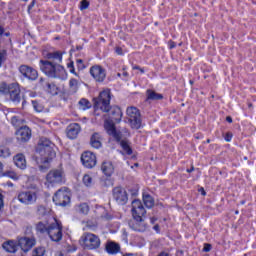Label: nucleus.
<instances>
[{
  "mask_svg": "<svg viewBox=\"0 0 256 256\" xmlns=\"http://www.w3.org/2000/svg\"><path fill=\"white\" fill-rule=\"evenodd\" d=\"M133 69L140 71V73H142V74L145 73V69L141 68L139 65L133 66Z\"/></svg>",
  "mask_w": 256,
  "mask_h": 256,
  "instance_id": "864d4df0",
  "label": "nucleus"
},
{
  "mask_svg": "<svg viewBox=\"0 0 256 256\" xmlns=\"http://www.w3.org/2000/svg\"><path fill=\"white\" fill-rule=\"evenodd\" d=\"M67 67L70 73H73V75H77V72H75V64L73 62L68 63Z\"/></svg>",
  "mask_w": 256,
  "mask_h": 256,
  "instance_id": "a18cd8bd",
  "label": "nucleus"
},
{
  "mask_svg": "<svg viewBox=\"0 0 256 256\" xmlns=\"http://www.w3.org/2000/svg\"><path fill=\"white\" fill-rule=\"evenodd\" d=\"M158 256H169V253H167V252H161Z\"/></svg>",
  "mask_w": 256,
  "mask_h": 256,
  "instance_id": "0e129e2a",
  "label": "nucleus"
},
{
  "mask_svg": "<svg viewBox=\"0 0 256 256\" xmlns=\"http://www.w3.org/2000/svg\"><path fill=\"white\" fill-rule=\"evenodd\" d=\"M122 75H123V77H129V73L126 72V71H124V72L122 73Z\"/></svg>",
  "mask_w": 256,
  "mask_h": 256,
  "instance_id": "338daca9",
  "label": "nucleus"
},
{
  "mask_svg": "<svg viewBox=\"0 0 256 256\" xmlns=\"http://www.w3.org/2000/svg\"><path fill=\"white\" fill-rule=\"evenodd\" d=\"M4 250L7 253H17V249H19V243L15 240H8L2 244Z\"/></svg>",
  "mask_w": 256,
  "mask_h": 256,
  "instance_id": "5701e85b",
  "label": "nucleus"
},
{
  "mask_svg": "<svg viewBox=\"0 0 256 256\" xmlns=\"http://www.w3.org/2000/svg\"><path fill=\"white\" fill-rule=\"evenodd\" d=\"M15 135L18 143H27L31 139V129L27 126H22L15 132Z\"/></svg>",
  "mask_w": 256,
  "mask_h": 256,
  "instance_id": "dca6fc26",
  "label": "nucleus"
},
{
  "mask_svg": "<svg viewBox=\"0 0 256 256\" xmlns=\"http://www.w3.org/2000/svg\"><path fill=\"white\" fill-rule=\"evenodd\" d=\"M108 113L110 121L114 123H121V119H123V112L119 106H111Z\"/></svg>",
  "mask_w": 256,
  "mask_h": 256,
  "instance_id": "aec40b11",
  "label": "nucleus"
},
{
  "mask_svg": "<svg viewBox=\"0 0 256 256\" xmlns=\"http://www.w3.org/2000/svg\"><path fill=\"white\" fill-rule=\"evenodd\" d=\"M45 59L49 60H40V70L42 73H45L47 77L51 79H63L65 77V67L59 63H63V52H47L44 54Z\"/></svg>",
  "mask_w": 256,
  "mask_h": 256,
  "instance_id": "f257e3e1",
  "label": "nucleus"
},
{
  "mask_svg": "<svg viewBox=\"0 0 256 256\" xmlns=\"http://www.w3.org/2000/svg\"><path fill=\"white\" fill-rule=\"evenodd\" d=\"M18 201L24 205H34L37 203V192L23 191L18 194Z\"/></svg>",
  "mask_w": 256,
  "mask_h": 256,
  "instance_id": "ddd939ff",
  "label": "nucleus"
},
{
  "mask_svg": "<svg viewBox=\"0 0 256 256\" xmlns=\"http://www.w3.org/2000/svg\"><path fill=\"white\" fill-rule=\"evenodd\" d=\"M81 162L86 169H93L97 165V156L91 151L83 152Z\"/></svg>",
  "mask_w": 256,
  "mask_h": 256,
  "instance_id": "4468645a",
  "label": "nucleus"
},
{
  "mask_svg": "<svg viewBox=\"0 0 256 256\" xmlns=\"http://www.w3.org/2000/svg\"><path fill=\"white\" fill-rule=\"evenodd\" d=\"M54 89H55V84H50L48 93H50V91H53Z\"/></svg>",
  "mask_w": 256,
  "mask_h": 256,
  "instance_id": "680f3d73",
  "label": "nucleus"
},
{
  "mask_svg": "<svg viewBox=\"0 0 256 256\" xmlns=\"http://www.w3.org/2000/svg\"><path fill=\"white\" fill-rule=\"evenodd\" d=\"M89 73L96 83H105L107 79V70L99 64L91 66Z\"/></svg>",
  "mask_w": 256,
  "mask_h": 256,
  "instance_id": "9d476101",
  "label": "nucleus"
},
{
  "mask_svg": "<svg viewBox=\"0 0 256 256\" xmlns=\"http://www.w3.org/2000/svg\"><path fill=\"white\" fill-rule=\"evenodd\" d=\"M36 215L37 217H45L47 215V208L43 205H38L36 208Z\"/></svg>",
  "mask_w": 256,
  "mask_h": 256,
  "instance_id": "473e14b6",
  "label": "nucleus"
},
{
  "mask_svg": "<svg viewBox=\"0 0 256 256\" xmlns=\"http://www.w3.org/2000/svg\"><path fill=\"white\" fill-rule=\"evenodd\" d=\"M126 113L132 129H141V112H139V109L137 107H129Z\"/></svg>",
  "mask_w": 256,
  "mask_h": 256,
  "instance_id": "9b49d317",
  "label": "nucleus"
},
{
  "mask_svg": "<svg viewBox=\"0 0 256 256\" xmlns=\"http://www.w3.org/2000/svg\"><path fill=\"white\" fill-rule=\"evenodd\" d=\"M193 171H195V167H191L190 169H187V173H193Z\"/></svg>",
  "mask_w": 256,
  "mask_h": 256,
  "instance_id": "e2e57ef3",
  "label": "nucleus"
},
{
  "mask_svg": "<svg viewBox=\"0 0 256 256\" xmlns=\"http://www.w3.org/2000/svg\"><path fill=\"white\" fill-rule=\"evenodd\" d=\"M77 91H79V81L75 78H71L69 80V92L72 95H75V93H77Z\"/></svg>",
  "mask_w": 256,
  "mask_h": 256,
  "instance_id": "cd10ccee",
  "label": "nucleus"
},
{
  "mask_svg": "<svg viewBox=\"0 0 256 256\" xmlns=\"http://www.w3.org/2000/svg\"><path fill=\"white\" fill-rule=\"evenodd\" d=\"M0 157L7 159V157H11V150L5 146H0Z\"/></svg>",
  "mask_w": 256,
  "mask_h": 256,
  "instance_id": "72a5a7b5",
  "label": "nucleus"
},
{
  "mask_svg": "<svg viewBox=\"0 0 256 256\" xmlns=\"http://www.w3.org/2000/svg\"><path fill=\"white\" fill-rule=\"evenodd\" d=\"M224 139L227 143H230L231 139H233V133L227 132L224 136Z\"/></svg>",
  "mask_w": 256,
  "mask_h": 256,
  "instance_id": "49530a36",
  "label": "nucleus"
},
{
  "mask_svg": "<svg viewBox=\"0 0 256 256\" xmlns=\"http://www.w3.org/2000/svg\"><path fill=\"white\" fill-rule=\"evenodd\" d=\"M11 91V84L7 85V83L2 82L0 84V93H2V95H7L8 93H10Z\"/></svg>",
  "mask_w": 256,
  "mask_h": 256,
  "instance_id": "c9c22d12",
  "label": "nucleus"
},
{
  "mask_svg": "<svg viewBox=\"0 0 256 256\" xmlns=\"http://www.w3.org/2000/svg\"><path fill=\"white\" fill-rule=\"evenodd\" d=\"M76 65L79 71H83V69H85V64L83 63V59H77Z\"/></svg>",
  "mask_w": 256,
  "mask_h": 256,
  "instance_id": "c03bdc74",
  "label": "nucleus"
},
{
  "mask_svg": "<svg viewBox=\"0 0 256 256\" xmlns=\"http://www.w3.org/2000/svg\"><path fill=\"white\" fill-rule=\"evenodd\" d=\"M46 181L50 185H63L65 183V171L62 168H55L48 172Z\"/></svg>",
  "mask_w": 256,
  "mask_h": 256,
  "instance_id": "6e6552de",
  "label": "nucleus"
},
{
  "mask_svg": "<svg viewBox=\"0 0 256 256\" xmlns=\"http://www.w3.org/2000/svg\"><path fill=\"white\" fill-rule=\"evenodd\" d=\"M156 221H157V218H155V217L150 218V222L152 225H155Z\"/></svg>",
  "mask_w": 256,
  "mask_h": 256,
  "instance_id": "052dcab7",
  "label": "nucleus"
},
{
  "mask_svg": "<svg viewBox=\"0 0 256 256\" xmlns=\"http://www.w3.org/2000/svg\"><path fill=\"white\" fill-rule=\"evenodd\" d=\"M44 255H45V247L43 246L36 247L32 251V256H44Z\"/></svg>",
  "mask_w": 256,
  "mask_h": 256,
  "instance_id": "e433bc0d",
  "label": "nucleus"
},
{
  "mask_svg": "<svg viewBox=\"0 0 256 256\" xmlns=\"http://www.w3.org/2000/svg\"><path fill=\"white\" fill-rule=\"evenodd\" d=\"M104 251H106L108 255H117V253H121V244L112 240H108L105 243Z\"/></svg>",
  "mask_w": 256,
  "mask_h": 256,
  "instance_id": "6ab92c4d",
  "label": "nucleus"
},
{
  "mask_svg": "<svg viewBox=\"0 0 256 256\" xmlns=\"http://www.w3.org/2000/svg\"><path fill=\"white\" fill-rule=\"evenodd\" d=\"M147 101H161L163 99V94L155 92V90L148 89L146 91Z\"/></svg>",
  "mask_w": 256,
  "mask_h": 256,
  "instance_id": "a878e982",
  "label": "nucleus"
},
{
  "mask_svg": "<svg viewBox=\"0 0 256 256\" xmlns=\"http://www.w3.org/2000/svg\"><path fill=\"white\" fill-rule=\"evenodd\" d=\"M78 105L82 111H87V109H91V102L89 100L82 98L79 102Z\"/></svg>",
  "mask_w": 256,
  "mask_h": 256,
  "instance_id": "2f4dec72",
  "label": "nucleus"
},
{
  "mask_svg": "<svg viewBox=\"0 0 256 256\" xmlns=\"http://www.w3.org/2000/svg\"><path fill=\"white\" fill-rule=\"evenodd\" d=\"M227 123H233V118L231 116L226 117Z\"/></svg>",
  "mask_w": 256,
  "mask_h": 256,
  "instance_id": "bf43d9fd",
  "label": "nucleus"
},
{
  "mask_svg": "<svg viewBox=\"0 0 256 256\" xmlns=\"http://www.w3.org/2000/svg\"><path fill=\"white\" fill-rule=\"evenodd\" d=\"M47 235L51 241L59 243L63 239V224H61V221L54 219V222L48 225Z\"/></svg>",
  "mask_w": 256,
  "mask_h": 256,
  "instance_id": "423d86ee",
  "label": "nucleus"
},
{
  "mask_svg": "<svg viewBox=\"0 0 256 256\" xmlns=\"http://www.w3.org/2000/svg\"><path fill=\"white\" fill-rule=\"evenodd\" d=\"M2 177H9L10 179H17V173L13 171H7L2 174Z\"/></svg>",
  "mask_w": 256,
  "mask_h": 256,
  "instance_id": "37998d69",
  "label": "nucleus"
},
{
  "mask_svg": "<svg viewBox=\"0 0 256 256\" xmlns=\"http://www.w3.org/2000/svg\"><path fill=\"white\" fill-rule=\"evenodd\" d=\"M154 230H155V231H159V224H156V225L154 226Z\"/></svg>",
  "mask_w": 256,
  "mask_h": 256,
  "instance_id": "774afa93",
  "label": "nucleus"
},
{
  "mask_svg": "<svg viewBox=\"0 0 256 256\" xmlns=\"http://www.w3.org/2000/svg\"><path fill=\"white\" fill-rule=\"evenodd\" d=\"M94 101V115H99V111L102 113H109L111 107V91L109 89L103 90L99 93V96L93 99Z\"/></svg>",
  "mask_w": 256,
  "mask_h": 256,
  "instance_id": "20e7f679",
  "label": "nucleus"
},
{
  "mask_svg": "<svg viewBox=\"0 0 256 256\" xmlns=\"http://www.w3.org/2000/svg\"><path fill=\"white\" fill-rule=\"evenodd\" d=\"M8 94L12 103L15 105H19L21 103V89L19 88V84H10V92H8Z\"/></svg>",
  "mask_w": 256,
  "mask_h": 256,
  "instance_id": "f3484780",
  "label": "nucleus"
},
{
  "mask_svg": "<svg viewBox=\"0 0 256 256\" xmlns=\"http://www.w3.org/2000/svg\"><path fill=\"white\" fill-rule=\"evenodd\" d=\"M90 145L94 149H101V135L99 133L92 134L90 138Z\"/></svg>",
  "mask_w": 256,
  "mask_h": 256,
  "instance_id": "393cba45",
  "label": "nucleus"
},
{
  "mask_svg": "<svg viewBox=\"0 0 256 256\" xmlns=\"http://www.w3.org/2000/svg\"><path fill=\"white\" fill-rule=\"evenodd\" d=\"M52 200L58 207H67L71 203V193L68 192L67 187H62L57 190Z\"/></svg>",
  "mask_w": 256,
  "mask_h": 256,
  "instance_id": "0eeeda50",
  "label": "nucleus"
},
{
  "mask_svg": "<svg viewBox=\"0 0 256 256\" xmlns=\"http://www.w3.org/2000/svg\"><path fill=\"white\" fill-rule=\"evenodd\" d=\"M113 199L116 200L118 205H126L127 201H129V197L127 196V191L123 187H115L112 190Z\"/></svg>",
  "mask_w": 256,
  "mask_h": 256,
  "instance_id": "2eb2a0df",
  "label": "nucleus"
},
{
  "mask_svg": "<svg viewBox=\"0 0 256 256\" xmlns=\"http://www.w3.org/2000/svg\"><path fill=\"white\" fill-rule=\"evenodd\" d=\"M36 151L42 156L44 163V165L39 166V169L40 171L45 172L49 169V161L55 159L56 156L55 150L53 149V143L47 138H41Z\"/></svg>",
  "mask_w": 256,
  "mask_h": 256,
  "instance_id": "7ed1b4c3",
  "label": "nucleus"
},
{
  "mask_svg": "<svg viewBox=\"0 0 256 256\" xmlns=\"http://www.w3.org/2000/svg\"><path fill=\"white\" fill-rule=\"evenodd\" d=\"M115 53H117V55H123V48H121V47H116V48H115Z\"/></svg>",
  "mask_w": 256,
  "mask_h": 256,
  "instance_id": "5fc2aeb1",
  "label": "nucleus"
},
{
  "mask_svg": "<svg viewBox=\"0 0 256 256\" xmlns=\"http://www.w3.org/2000/svg\"><path fill=\"white\" fill-rule=\"evenodd\" d=\"M13 163L18 168L24 171L27 169V159L25 158V154L18 153L13 157Z\"/></svg>",
  "mask_w": 256,
  "mask_h": 256,
  "instance_id": "4be33fe9",
  "label": "nucleus"
},
{
  "mask_svg": "<svg viewBox=\"0 0 256 256\" xmlns=\"http://www.w3.org/2000/svg\"><path fill=\"white\" fill-rule=\"evenodd\" d=\"M168 45L169 49H175V47H177V43L173 42L172 40L168 42Z\"/></svg>",
  "mask_w": 256,
  "mask_h": 256,
  "instance_id": "3c124183",
  "label": "nucleus"
},
{
  "mask_svg": "<svg viewBox=\"0 0 256 256\" xmlns=\"http://www.w3.org/2000/svg\"><path fill=\"white\" fill-rule=\"evenodd\" d=\"M120 145L123 151H125L126 155H133V149L131 148L127 140L120 141Z\"/></svg>",
  "mask_w": 256,
  "mask_h": 256,
  "instance_id": "7c9ffc66",
  "label": "nucleus"
},
{
  "mask_svg": "<svg viewBox=\"0 0 256 256\" xmlns=\"http://www.w3.org/2000/svg\"><path fill=\"white\" fill-rule=\"evenodd\" d=\"M83 183L86 187H91L93 185V178L89 174L83 176Z\"/></svg>",
  "mask_w": 256,
  "mask_h": 256,
  "instance_id": "ea45409f",
  "label": "nucleus"
},
{
  "mask_svg": "<svg viewBox=\"0 0 256 256\" xmlns=\"http://www.w3.org/2000/svg\"><path fill=\"white\" fill-rule=\"evenodd\" d=\"M4 61H7V50L0 51V67H3Z\"/></svg>",
  "mask_w": 256,
  "mask_h": 256,
  "instance_id": "a19ab883",
  "label": "nucleus"
},
{
  "mask_svg": "<svg viewBox=\"0 0 256 256\" xmlns=\"http://www.w3.org/2000/svg\"><path fill=\"white\" fill-rule=\"evenodd\" d=\"M37 245V239L35 236H24V237H18V247H20L22 251V256L27 255L29 251L33 249Z\"/></svg>",
  "mask_w": 256,
  "mask_h": 256,
  "instance_id": "1a4fd4ad",
  "label": "nucleus"
},
{
  "mask_svg": "<svg viewBox=\"0 0 256 256\" xmlns=\"http://www.w3.org/2000/svg\"><path fill=\"white\" fill-rule=\"evenodd\" d=\"M31 103H32V107H33L34 111H36V113H41L43 111V109H44L43 104H41L39 101L32 100Z\"/></svg>",
  "mask_w": 256,
  "mask_h": 256,
  "instance_id": "f704fd0d",
  "label": "nucleus"
},
{
  "mask_svg": "<svg viewBox=\"0 0 256 256\" xmlns=\"http://www.w3.org/2000/svg\"><path fill=\"white\" fill-rule=\"evenodd\" d=\"M79 9H80V11H85V9H89V1L88 0H82L80 2Z\"/></svg>",
  "mask_w": 256,
  "mask_h": 256,
  "instance_id": "79ce46f5",
  "label": "nucleus"
},
{
  "mask_svg": "<svg viewBox=\"0 0 256 256\" xmlns=\"http://www.w3.org/2000/svg\"><path fill=\"white\" fill-rule=\"evenodd\" d=\"M3 33H5V28L0 26V37H3Z\"/></svg>",
  "mask_w": 256,
  "mask_h": 256,
  "instance_id": "13d9d810",
  "label": "nucleus"
},
{
  "mask_svg": "<svg viewBox=\"0 0 256 256\" xmlns=\"http://www.w3.org/2000/svg\"><path fill=\"white\" fill-rule=\"evenodd\" d=\"M3 35H4V37H10L11 33L10 32H4Z\"/></svg>",
  "mask_w": 256,
  "mask_h": 256,
  "instance_id": "69168bd1",
  "label": "nucleus"
},
{
  "mask_svg": "<svg viewBox=\"0 0 256 256\" xmlns=\"http://www.w3.org/2000/svg\"><path fill=\"white\" fill-rule=\"evenodd\" d=\"M19 73L22 74L24 79H28V81H37L39 77V72L35 68L25 64L19 67Z\"/></svg>",
  "mask_w": 256,
  "mask_h": 256,
  "instance_id": "f8f14e48",
  "label": "nucleus"
},
{
  "mask_svg": "<svg viewBox=\"0 0 256 256\" xmlns=\"http://www.w3.org/2000/svg\"><path fill=\"white\" fill-rule=\"evenodd\" d=\"M132 220H129L128 225L132 231H138L143 233L147 229V224L145 223V215H147V210L143 206V203L139 199L132 201Z\"/></svg>",
  "mask_w": 256,
  "mask_h": 256,
  "instance_id": "f03ea898",
  "label": "nucleus"
},
{
  "mask_svg": "<svg viewBox=\"0 0 256 256\" xmlns=\"http://www.w3.org/2000/svg\"><path fill=\"white\" fill-rule=\"evenodd\" d=\"M35 3H37V1L32 0V2L28 5V13H31V9L35 7Z\"/></svg>",
  "mask_w": 256,
  "mask_h": 256,
  "instance_id": "09e8293b",
  "label": "nucleus"
},
{
  "mask_svg": "<svg viewBox=\"0 0 256 256\" xmlns=\"http://www.w3.org/2000/svg\"><path fill=\"white\" fill-rule=\"evenodd\" d=\"M199 191L201 192V195L204 197L207 195V192H205V188H200Z\"/></svg>",
  "mask_w": 256,
  "mask_h": 256,
  "instance_id": "4d7b16f0",
  "label": "nucleus"
},
{
  "mask_svg": "<svg viewBox=\"0 0 256 256\" xmlns=\"http://www.w3.org/2000/svg\"><path fill=\"white\" fill-rule=\"evenodd\" d=\"M78 211L82 213V215H87V213H89V205H87V203L78 205Z\"/></svg>",
  "mask_w": 256,
  "mask_h": 256,
  "instance_id": "58836bf2",
  "label": "nucleus"
},
{
  "mask_svg": "<svg viewBox=\"0 0 256 256\" xmlns=\"http://www.w3.org/2000/svg\"><path fill=\"white\" fill-rule=\"evenodd\" d=\"M104 129L106 130V132L108 133V135H112V137H114V139L119 143V141H121V132L117 131V129L115 128V123L113 121H106L104 123Z\"/></svg>",
  "mask_w": 256,
  "mask_h": 256,
  "instance_id": "a211bd4d",
  "label": "nucleus"
},
{
  "mask_svg": "<svg viewBox=\"0 0 256 256\" xmlns=\"http://www.w3.org/2000/svg\"><path fill=\"white\" fill-rule=\"evenodd\" d=\"M36 232L40 235H45V233H48L49 226L45 225L43 222H38L35 226Z\"/></svg>",
  "mask_w": 256,
  "mask_h": 256,
  "instance_id": "c85d7f7f",
  "label": "nucleus"
},
{
  "mask_svg": "<svg viewBox=\"0 0 256 256\" xmlns=\"http://www.w3.org/2000/svg\"><path fill=\"white\" fill-rule=\"evenodd\" d=\"M143 201H144V205H145V207H147V209H153V207L155 206V199H153L152 195L144 194Z\"/></svg>",
  "mask_w": 256,
  "mask_h": 256,
  "instance_id": "bb28decb",
  "label": "nucleus"
},
{
  "mask_svg": "<svg viewBox=\"0 0 256 256\" xmlns=\"http://www.w3.org/2000/svg\"><path fill=\"white\" fill-rule=\"evenodd\" d=\"M37 87L42 89V91H49V89H51V83L47 82L44 78H40Z\"/></svg>",
  "mask_w": 256,
  "mask_h": 256,
  "instance_id": "c756f323",
  "label": "nucleus"
},
{
  "mask_svg": "<svg viewBox=\"0 0 256 256\" xmlns=\"http://www.w3.org/2000/svg\"><path fill=\"white\" fill-rule=\"evenodd\" d=\"M66 133L68 139H77V135L81 133V125L79 123L70 124L66 129Z\"/></svg>",
  "mask_w": 256,
  "mask_h": 256,
  "instance_id": "412c9836",
  "label": "nucleus"
},
{
  "mask_svg": "<svg viewBox=\"0 0 256 256\" xmlns=\"http://www.w3.org/2000/svg\"><path fill=\"white\" fill-rule=\"evenodd\" d=\"M79 243L83 249H88V251H93L101 247V239L99 236L90 232H85L80 237Z\"/></svg>",
  "mask_w": 256,
  "mask_h": 256,
  "instance_id": "39448f33",
  "label": "nucleus"
},
{
  "mask_svg": "<svg viewBox=\"0 0 256 256\" xmlns=\"http://www.w3.org/2000/svg\"><path fill=\"white\" fill-rule=\"evenodd\" d=\"M11 124L13 125V127H21V125L23 124V119L19 118V116H13L11 118Z\"/></svg>",
  "mask_w": 256,
  "mask_h": 256,
  "instance_id": "4c0bfd02",
  "label": "nucleus"
},
{
  "mask_svg": "<svg viewBox=\"0 0 256 256\" xmlns=\"http://www.w3.org/2000/svg\"><path fill=\"white\" fill-rule=\"evenodd\" d=\"M75 251H77V247L76 246H68L67 253H73Z\"/></svg>",
  "mask_w": 256,
  "mask_h": 256,
  "instance_id": "8fccbe9b",
  "label": "nucleus"
},
{
  "mask_svg": "<svg viewBox=\"0 0 256 256\" xmlns=\"http://www.w3.org/2000/svg\"><path fill=\"white\" fill-rule=\"evenodd\" d=\"M33 234V228L32 227H27L25 230V235H32Z\"/></svg>",
  "mask_w": 256,
  "mask_h": 256,
  "instance_id": "603ef678",
  "label": "nucleus"
},
{
  "mask_svg": "<svg viewBox=\"0 0 256 256\" xmlns=\"http://www.w3.org/2000/svg\"><path fill=\"white\" fill-rule=\"evenodd\" d=\"M5 207V203L3 202V194H0V211Z\"/></svg>",
  "mask_w": 256,
  "mask_h": 256,
  "instance_id": "6e6d98bb",
  "label": "nucleus"
},
{
  "mask_svg": "<svg viewBox=\"0 0 256 256\" xmlns=\"http://www.w3.org/2000/svg\"><path fill=\"white\" fill-rule=\"evenodd\" d=\"M212 247H213V246H212L211 244L205 243V244H204V247H203V251H204L205 253H209V251H211Z\"/></svg>",
  "mask_w": 256,
  "mask_h": 256,
  "instance_id": "de8ad7c7",
  "label": "nucleus"
},
{
  "mask_svg": "<svg viewBox=\"0 0 256 256\" xmlns=\"http://www.w3.org/2000/svg\"><path fill=\"white\" fill-rule=\"evenodd\" d=\"M101 171L106 175V177H111V175L115 173V166H113V162L104 161L101 165Z\"/></svg>",
  "mask_w": 256,
  "mask_h": 256,
  "instance_id": "b1692460",
  "label": "nucleus"
}]
</instances>
